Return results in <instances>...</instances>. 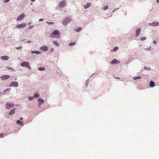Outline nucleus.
I'll return each instance as SVG.
<instances>
[{"label": "nucleus", "instance_id": "nucleus-18", "mask_svg": "<svg viewBox=\"0 0 159 159\" xmlns=\"http://www.w3.org/2000/svg\"><path fill=\"white\" fill-rule=\"evenodd\" d=\"M15 111L14 109H12L11 110L9 113V115H11L14 114L15 112Z\"/></svg>", "mask_w": 159, "mask_h": 159}, {"label": "nucleus", "instance_id": "nucleus-17", "mask_svg": "<svg viewBox=\"0 0 159 159\" xmlns=\"http://www.w3.org/2000/svg\"><path fill=\"white\" fill-rule=\"evenodd\" d=\"M9 59V57L7 56H4L1 57V59L3 60H7Z\"/></svg>", "mask_w": 159, "mask_h": 159}, {"label": "nucleus", "instance_id": "nucleus-34", "mask_svg": "<svg viewBox=\"0 0 159 159\" xmlns=\"http://www.w3.org/2000/svg\"><path fill=\"white\" fill-rule=\"evenodd\" d=\"M33 27H34L33 26H29V28L30 29H32Z\"/></svg>", "mask_w": 159, "mask_h": 159}, {"label": "nucleus", "instance_id": "nucleus-43", "mask_svg": "<svg viewBox=\"0 0 159 159\" xmlns=\"http://www.w3.org/2000/svg\"><path fill=\"white\" fill-rule=\"evenodd\" d=\"M8 90V89H7V90H6V91L7 90Z\"/></svg>", "mask_w": 159, "mask_h": 159}, {"label": "nucleus", "instance_id": "nucleus-8", "mask_svg": "<svg viewBox=\"0 0 159 159\" xmlns=\"http://www.w3.org/2000/svg\"><path fill=\"white\" fill-rule=\"evenodd\" d=\"M25 17V15L24 14H22L20 16L18 17L17 18V21H20L24 19Z\"/></svg>", "mask_w": 159, "mask_h": 159}, {"label": "nucleus", "instance_id": "nucleus-42", "mask_svg": "<svg viewBox=\"0 0 159 159\" xmlns=\"http://www.w3.org/2000/svg\"><path fill=\"white\" fill-rule=\"evenodd\" d=\"M28 42H29V43H30V41H28Z\"/></svg>", "mask_w": 159, "mask_h": 159}, {"label": "nucleus", "instance_id": "nucleus-41", "mask_svg": "<svg viewBox=\"0 0 159 159\" xmlns=\"http://www.w3.org/2000/svg\"><path fill=\"white\" fill-rule=\"evenodd\" d=\"M157 3L159 2V0H157Z\"/></svg>", "mask_w": 159, "mask_h": 159}, {"label": "nucleus", "instance_id": "nucleus-27", "mask_svg": "<svg viewBox=\"0 0 159 159\" xmlns=\"http://www.w3.org/2000/svg\"><path fill=\"white\" fill-rule=\"evenodd\" d=\"M45 69L43 67H39V70H43Z\"/></svg>", "mask_w": 159, "mask_h": 159}, {"label": "nucleus", "instance_id": "nucleus-32", "mask_svg": "<svg viewBox=\"0 0 159 159\" xmlns=\"http://www.w3.org/2000/svg\"><path fill=\"white\" fill-rule=\"evenodd\" d=\"M47 23H48L49 25L52 24H53V22H47Z\"/></svg>", "mask_w": 159, "mask_h": 159}, {"label": "nucleus", "instance_id": "nucleus-39", "mask_svg": "<svg viewBox=\"0 0 159 159\" xmlns=\"http://www.w3.org/2000/svg\"><path fill=\"white\" fill-rule=\"evenodd\" d=\"M20 120H23V118H22V117H20Z\"/></svg>", "mask_w": 159, "mask_h": 159}, {"label": "nucleus", "instance_id": "nucleus-4", "mask_svg": "<svg viewBox=\"0 0 159 159\" xmlns=\"http://www.w3.org/2000/svg\"><path fill=\"white\" fill-rule=\"evenodd\" d=\"M66 5V1L63 0L59 2V6L60 7H64Z\"/></svg>", "mask_w": 159, "mask_h": 159}, {"label": "nucleus", "instance_id": "nucleus-38", "mask_svg": "<svg viewBox=\"0 0 159 159\" xmlns=\"http://www.w3.org/2000/svg\"><path fill=\"white\" fill-rule=\"evenodd\" d=\"M43 20V19H40L39 20V21H42Z\"/></svg>", "mask_w": 159, "mask_h": 159}, {"label": "nucleus", "instance_id": "nucleus-21", "mask_svg": "<svg viewBox=\"0 0 159 159\" xmlns=\"http://www.w3.org/2000/svg\"><path fill=\"white\" fill-rule=\"evenodd\" d=\"M32 54L35 53L36 54H39L40 53L38 51H32L31 52Z\"/></svg>", "mask_w": 159, "mask_h": 159}, {"label": "nucleus", "instance_id": "nucleus-22", "mask_svg": "<svg viewBox=\"0 0 159 159\" xmlns=\"http://www.w3.org/2000/svg\"><path fill=\"white\" fill-rule=\"evenodd\" d=\"M39 94L38 93H36L35 94L34 96V98H37L39 97Z\"/></svg>", "mask_w": 159, "mask_h": 159}, {"label": "nucleus", "instance_id": "nucleus-1", "mask_svg": "<svg viewBox=\"0 0 159 159\" xmlns=\"http://www.w3.org/2000/svg\"><path fill=\"white\" fill-rule=\"evenodd\" d=\"M50 37L52 38H60V35L59 31L57 30H55L50 35Z\"/></svg>", "mask_w": 159, "mask_h": 159}, {"label": "nucleus", "instance_id": "nucleus-36", "mask_svg": "<svg viewBox=\"0 0 159 159\" xmlns=\"http://www.w3.org/2000/svg\"><path fill=\"white\" fill-rule=\"evenodd\" d=\"M153 43L154 44H156L157 43V42L156 41H153Z\"/></svg>", "mask_w": 159, "mask_h": 159}, {"label": "nucleus", "instance_id": "nucleus-37", "mask_svg": "<svg viewBox=\"0 0 159 159\" xmlns=\"http://www.w3.org/2000/svg\"><path fill=\"white\" fill-rule=\"evenodd\" d=\"M16 48L17 49H21V47H18V48Z\"/></svg>", "mask_w": 159, "mask_h": 159}, {"label": "nucleus", "instance_id": "nucleus-16", "mask_svg": "<svg viewBox=\"0 0 159 159\" xmlns=\"http://www.w3.org/2000/svg\"><path fill=\"white\" fill-rule=\"evenodd\" d=\"M38 101L39 102V105H40L41 104L43 103L44 102V101L43 100L40 98H39L38 99Z\"/></svg>", "mask_w": 159, "mask_h": 159}, {"label": "nucleus", "instance_id": "nucleus-44", "mask_svg": "<svg viewBox=\"0 0 159 159\" xmlns=\"http://www.w3.org/2000/svg\"><path fill=\"white\" fill-rule=\"evenodd\" d=\"M146 49L148 50V49Z\"/></svg>", "mask_w": 159, "mask_h": 159}, {"label": "nucleus", "instance_id": "nucleus-13", "mask_svg": "<svg viewBox=\"0 0 159 159\" xmlns=\"http://www.w3.org/2000/svg\"><path fill=\"white\" fill-rule=\"evenodd\" d=\"M41 50H43V51H46L48 50V48L46 46H44L42 47L41 48Z\"/></svg>", "mask_w": 159, "mask_h": 159}, {"label": "nucleus", "instance_id": "nucleus-24", "mask_svg": "<svg viewBox=\"0 0 159 159\" xmlns=\"http://www.w3.org/2000/svg\"><path fill=\"white\" fill-rule=\"evenodd\" d=\"M141 78V77L140 76L138 77H135L133 78V79L134 80H136L138 79H140Z\"/></svg>", "mask_w": 159, "mask_h": 159}, {"label": "nucleus", "instance_id": "nucleus-19", "mask_svg": "<svg viewBox=\"0 0 159 159\" xmlns=\"http://www.w3.org/2000/svg\"><path fill=\"white\" fill-rule=\"evenodd\" d=\"M81 27H79L75 29V31L77 32H78L81 30Z\"/></svg>", "mask_w": 159, "mask_h": 159}, {"label": "nucleus", "instance_id": "nucleus-15", "mask_svg": "<svg viewBox=\"0 0 159 159\" xmlns=\"http://www.w3.org/2000/svg\"><path fill=\"white\" fill-rule=\"evenodd\" d=\"M149 86L151 87H154L155 86L154 83L152 81H150V82Z\"/></svg>", "mask_w": 159, "mask_h": 159}, {"label": "nucleus", "instance_id": "nucleus-6", "mask_svg": "<svg viewBox=\"0 0 159 159\" xmlns=\"http://www.w3.org/2000/svg\"><path fill=\"white\" fill-rule=\"evenodd\" d=\"M14 106L13 104L7 103L6 104V107L7 109H9L11 107H13Z\"/></svg>", "mask_w": 159, "mask_h": 159}, {"label": "nucleus", "instance_id": "nucleus-10", "mask_svg": "<svg viewBox=\"0 0 159 159\" xmlns=\"http://www.w3.org/2000/svg\"><path fill=\"white\" fill-rule=\"evenodd\" d=\"M120 63V61L116 59H115L111 61V63L112 64L119 63Z\"/></svg>", "mask_w": 159, "mask_h": 159}, {"label": "nucleus", "instance_id": "nucleus-28", "mask_svg": "<svg viewBox=\"0 0 159 159\" xmlns=\"http://www.w3.org/2000/svg\"><path fill=\"white\" fill-rule=\"evenodd\" d=\"M118 49V48L117 47H116L114 48V51H116Z\"/></svg>", "mask_w": 159, "mask_h": 159}, {"label": "nucleus", "instance_id": "nucleus-29", "mask_svg": "<svg viewBox=\"0 0 159 159\" xmlns=\"http://www.w3.org/2000/svg\"><path fill=\"white\" fill-rule=\"evenodd\" d=\"M108 8V6H106L105 7H104L103 9L104 10H106Z\"/></svg>", "mask_w": 159, "mask_h": 159}, {"label": "nucleus", "instance_id": "nucleus-7", "mask_svg": "<svg viewBox=\"0 0 159 159\" xmlns=\"http://www.w3.org/2000/svg\"><path fill=\"white\" fill-rule=\"evenodd\" d=\"M150 26H155L159 25V22H154L149 24Z\"/></svg>", "mask_w": 159, "mask_h": 159}, {"label": "nucleus", "instance_id": "nucleus-25", "mask_svg": "<svg viewBox=\"0 0 159 159\" xmlns=\"http://www.w3.org/2000/svg\"><path fill=\"white\" fill-rule=\"evenodd\" d=\"M53 43L56 46H59V44L56 41H54L53 42Z\"/></svg>", "mask_w": 159, "mask_h": 159}, {"label": "nucleus", "instance_id": "nucleus-20", "mask_svg": "<svg viewBox=\"0 0 159 159\" xmlns=\"http://www.w3.org/2000/svg\"><path fill=\"white\" fill-rule=\"evenodd\" d=\"M91 5V4L89 3H88L86 4V5H85V8H87L88 7H89Z\"/></svg>", "mask_w": 159, "mask_h": 159}, {"label": "nucleus", "instance_id": "nucleus-12", "mask_svg": "<svg viewBox=\"0 0 159 159\" xmlns=\"http://www.w3.org/2000/svg\"><path fill=\"white\" fill-rule=\"evenodd\" d=\"M141 31V29L140 28L138 29L136 31V37H137L140 34Z\"/></svg>", "mask_w": 159, "mask_h": 159}, {"label": "nucleus", "instance_id": "nucleus-31", "mask_svg": "<svg viewBox=\"0 0 159 159\" xmlns=\"http://www.w3.org/2000/svg\"><path fill=\"white\" fill-rule=\"evenodd\" d=\"M10 0H4V2H7L9 1Z\"/></svg>", "mask_w": 159, "mask_h": 159}, {"label": "nucleus", "instance_id": "nucleus-2", "mask_svg": "<svg viewBox=\"0 0 159 159\" xmlns=\"http://www.w3.org/2000/svg\"><path fill=\"white\" fill-rule=\"evenodd\" d=\"M71 21V19L70 18H67L64 19L62 22V24L64 25H66L68 24Z\"/></svg>", "mask_w": 159, "mask_h": 159}, {"label": "nucleus", "instance_id": "nucleus-3", "mask_svg": "<svg viewBox=\"0 0 159 159\" xmlns=\"http://www.w3.org/2000/svg\"><path fill=\"white\" fill-rule=\"evenodd\" d=\"M21 65L22 66H26L29 69H30V67L29 65V63L26 61H24L22 63Z\"/></svg>", "mask_w": 159, "mask_h": 159}, {"label": "nucleus", "instance_id": "nucleus-11", "mask_svg": "<svg viewBox=\"0 0 159 159\" xmlns=\"http://www.w3.org/2000/svg\"><path fill=\"white\" fill-rule=\"evenodd\" d=\"M11 86L17 87L18 86V83L16 82H12L11 83V84L10 86V87H11Z\"/></svg>", "mask_w": 159, "mask_h": 159}, {"label": "nucleus", "instance_id": "nucleus-23", "mask_svg": "<svg viewBox=\"0 0 159 159\" xmlns=\"http://www.w3.org/2000/svg\"><path fill=\"white\" fill-rule=\"evenodd\" d=\"M75 44V42H73L72 43H69V46H74Z\"/></svg>", "mask_w": 159, "mask_h": 159}, {"label": "nucleus", "instance_id": "nucleus-26", "mask_svg": "<svg viewBox=\"0 0 159 159\" xmlns=\"http://www.w3.org/2000/svg\"><path fill=\"white\" fill-rule=\"evenodd\" d=\"M146 38L145 37H142L140 39L142 41H144V40H146Z\"/></svg>", "mask_w": 159, "mask_h": 159}, {"label": "nucleus", "instance_id": "nucleus-35", "mask_svg": "<svg viewBox=\"0 0 159 159\" xmlns=\"http://www.w3.org/2000/svg\"><path fill=\"white\" fill-rule=\"evenodd\" d=\"M3 136V134H0V137H2Z\"/></svg>", "mask_w": 159, "mask_h": 159}, {"label": "nucleus", "instance_id": "nucleus-9", "mask_svg": "<svg viewBox=\"0 0 159 159\" xmlns=\"http://www.w3.org/2000/svg\"><path fill=\"white\" fill-rule=\"evenodd\" d=\"M10 76L8 75H2V80H7L9 79L10 78Z\"/></svg>", "mask_w": 159, "mask_h": 159}, {"label": "nucleus", "instance_id": "nucleus-40", "mask_svg": "<svg viewBox=\"0 0 159 159\" xmlns=\"http://www.w3.org/2000/svg\"><path fill=\"white\" fill-rule=\"evenodd\" d=\"M32 2H34L35 1V0H31Z\"/></svg>", "mask_w": 159, "mask_h": 159}, {"label": "nucleus", "instance_id": "nucleus-30", "mask_svg": "<svg viewBox=\"0 0 159 159\" xmlns=\"http://www.w3.org/2000/svg\"><path fill=\"white\" fill-rule=\"evenodd\" d=\"M89 84V81H86V83H85V85L86 87H87V85H88Z\"/></svg>", "mask_w": 159, "mask_h": 159}, {"label": "nucleus", "instance_id": "nucleus-5", "mask_svg": "<svg viewBox=\"0 0 159 159\" xmlns=\"http://www.w3.org/2000/svg\"><path fill=\"white\" fill-rule=\"evenodd\" d=\"M26 25L25 23H23L16 25V27L18 29H20L25 27Z\"/></svg>", "mask_w": 159, "mask_h": 159}, {"label": "nucleus", "instance_id": "nucleus-14", "mask_svg": "<svg viewBox=\"0 0 159 159\" xmlns=\"http://www.w3.org/2000/svg\"><path fill=\"white\" fill-rule=\"evenodd\" d=\"M16 123H17V124L19 125H22V126H23L24 125V124H23V121L20 120H17L16 121Z\"/></svg>", "mask_w": 159, "mask_h": 159}, {"label": "nucleus", "instance_id": "nucleus-33", "mask_svg": "<svg viewBox=\"0 0 159 159\" xmlns=\"http://www.w3.org/2000/svg\"><path fill=\"white\" fill-rule=\"evenodd\" d=\"M29 99L30 100H31L33 99V97H29Z\"/></svg>", "mask_w": 159, "mask_h": 159}]
</instances>
